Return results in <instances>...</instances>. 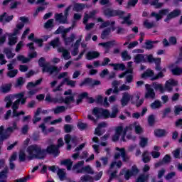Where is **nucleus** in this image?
I'll return each mask as SVG.
<instances>
[{"instance_id":"obj_54","label":"nucleus","mask_w":182,"mask_h":182,"mask_svg":"<svg viewBox=\"0 0 182 182\" xmlns=\"http://www.w3.org/2000/svg\"><path fill=\"white\" fill-rule=\"evenodd\" d=\"M43 73H49V75H53V73H58L60 69H43Z\"/></svg>"},{"instance_id":"obj_56","label":"nucleus","mask_w":182,"mask_h":182,"mask_svg":"<svg viewBox=\"0 0 182 182\" xmlns=\"http://www.w3.org/2000/svg\"><path fill=\"white\" fill-rule=\"evenodd\" d=\"M53 18L48 19L44 24V28L46 29H50V28H53Z\"/></svg>"},{"instance_id":"obj_7","label":"nucleus","mask_w":182,"mask_h":182,"mask_svg":"<svg viewBox=\"0 0 182 182\" xmlns=\"http://www.w3.org/2000/svg\"><path fill=\"white\" fill-rule=\"evenodd\" d=\"M104 15L108 16L109 18H113L114 16H119V18H123L124 15V11L121 10H113L111 9H107L104 10Z\"/></svg>"},{"instance_id":"obj_23","label":"nucleus","mask_w":182,"mask_h":182,"mask_svg":"<svg viewBox=\"0 0 182 182\" xmlns=\"http://www.w3.org/2000/svg\"><path fill=\"white\" fill-rule=\"evenodd\" d=\"M15 97L20 100L21 105H25L26 103V97H25V94L23 92H20L15 95Z\"/></svg>"},{"instance_id":"obj_27","label":"nucleus","mask_w":182,"mask_h":182,"mask_svg":"<svg viewBox=\"0 0 182 182\" xmlns=\"http://www.w3.org/2000/svg\"><path fill=\"white\" fill-rule=\"evenodd\" d=\"M42 78H40L38 80H37L35 82H29L27 84L26 88L28 89V90H29V87H35L36 86H39V85H41V83H42Z\"/></svg>"},{"instance_id":"obj_47","label":"nucleus","mask_w":182,"mask_h":182,"mask_svg":"<svg viewBox=\"0 0 182 182\" xmlns=\"http://www.w3.org/2000/svg\"><path fill=\"white\" fill-rule=\"evenodd\" d=\"M147 122H148V124L151 126V127L154 126V124L156 123V118L154 117V115L150 114L148 117Z\"/></svg>"},{"instance_id":"obj_4","label":"nucleus","mask_w":182,"mask_h":182,"mask_svg":"<svg viewBox=\"0 0 182 182\" xmlns=\"http://www.w3.org/2000/svg\"><path fill=\"white\" fill-rule=\"evenodd\" d=\"M72 9V5L68 6L65 10L64 11V16L63 13L56 14L55 21H59L60 23H68V18L69 16V11Z\"/></svg>"},{"instance_id":"obj_50","label":"nucleus","mask_w":182,"mask_h":182,"mask_svg":"<svg viewBox=\"0 0 182 182\" xmlns=\"http://www.w3.org/2000/svg\"><path fill=\"white\" fill-rule=\"evenodd\" d=\"M151 160L150 156H149V152L147 151H144L142 154V161L144 163H149Z\"/></svg>"},{"instance_id":"obj_36","label":"nucleus","mask_w":182,"mask_h":182,"mask_svg":"<svg viewBox=\"0 0 182 182\" xmlns=\"http://www.w3.org/2000/svg\"><path fill=\"white\" fill-rule=\"evenodd\" d=\"M153 87L155 90H159L161 93H163L164 92H166V88L163 87V85L158 84L157 82L153 83Z\"/></svg>"},{"instance_id":"obj_8","label":"nucleus","mask_w":182,"mask_h":182,"mask_svg":"<svg viewBox=\"0 0 182 182\" xmlns=\"http://www.w3.org/2000/svg\"><path fill=\"white\" fill-rule=\"evenodd\" d=\"M38 63L42 69H59L58 67L50 65V62H46V58L43 57L38 59Z\"/></svg>"},{"instance_id":"obj_58","label":"nucleus","mask_w":182,"mask_h":182,"mask_svg":"<svg viewBox=\"0 0 182 182\" xmlns=\"http://www.w3.org/2000/svg\"><path fill=\"white\" fill-rule=\"evenodd\" d=\"M122 60L124 61L130 60V59H132V56L129 55V53H127V50H124L122 53Z\"/></svg>"},{"instance_id":"obj_52","label":"nucleus","mask_w":182,"mask_h":182,"mask_svg":"<svg viewBox=\"0 0 182 182\" xmlns=\"http://www.w3.org/2000/svg\"><path fill=\"white\" fill-rule=\"evenodd\" d=\"M25 83V80H23V77H20L17 79V81L15 84V87H22Z\"/></svg>"},{"instance_id":"obj_18","label":"nucleus","mask_w":182,"mask_h":182,"mask_svg":"<svg viewBox=\"0 0 182 182\" xmlns=\"http://www.w3.org/2000/svg\"><path fill=\"white\" fill-rule=\"evenodd\" d=\"M177 85H178V81H176L174 79H169L165 83V89L167 90H173V87L177 86Z\"/></svg>"},{"instance_id":"obj_51","label":"nucleus","mask_w":182,"mask_h":182,"mask_svg":"<svg viewBox=\"0 0 182 182\" xmlns=\"http://www.w3.org/2000/svg\"><path fill=\"white\" fill-rule=\"evenodd\" d=\"M149 143V139L146 137H141L140 138V141H139V146L140 147H145Z\"/></svg>"},{"instance_id":"obj_19","label":"nucleus","mask_w":182,"mask_h":182,"mask_svg":"<svg viewBox=\"0 0 182 182\" xmlns=\"http://www.w3.org/2000/svg\"><path fill=\"white\" fill-rule=\"evenodd\" d=\"M9 139V134L6 132H4V126L0 127V146L4 144V141Z\"/></svg>"},{"instance_id":"obj_30","label":"nucleus","mask_w":182,"mask_h":182,"mask_svg":"<svg viewBox=\"0 0 182 182\" xmlns=\"http://www.w3.org/2000/svg\"><path fill=\"white\" fill-rule=\"evenodd\" d=\"M8 173H9V168L6 166L4 170L0 171V178L1 180H4L8 178Z\"/></svg>"},{"instance_id":"obj_16","label":"nucleus","mask_w":182,"mask_h":182,"mask_svg":"<svg viewBox=\"0 0 182 182\" xmlns=\"http://www.w3.org/2000/svg\"><path fill=\"white\" fill-rule=\"evenodd\" d=\"M75 102V97L73 95L67 96L65 98L60 97L58 98V103H65V105H70V102Z\"/></svg>"},{"instance_id":"obj_28","label":"nucleus","mask_w":182,"mask_h":182,"mask_svg":"<svg viewBox=\"0 0 182 182\" xmlns=\"http://www.w3.org/2000/svg\"><path fill=\"white\" fill-rule=\"evenodd\" d=\"M103 109L99 108V107H95L92 109V114L93 116H95L97 119H100L102 117V112Z\"/></svg>"},{"instance_id":"obj_40","label":"nucleus","mask_w":182,"mask_h":182,"mask_svg":"<svg viewBox=\"0 0 182 182\" xmlns=\"http://www.w3.org/2000/svg\"><path fill=\"white\" fill-rule=\"evenodd\" d=\"M181 60H182L181 58H178L174 63H171V65H169L168 68H169V69H181V68H179L178 65H178V63H180V62H181Z\"/></svg>"},{"instance_id":"obj_41","label":"nucleus","mask_w":182,"mask_h":182,"mask_svg":"<svg viewBox=\"0 0 182 182\" xmlns=\"http://www.w3.org/2000/svg\"><path fill=\"white\" fill-rule=\"evenodd\" d=\"M11 87H12V85L6 84L1 87V90L2 93H9V92H11Z\"/></svg>"},{"instance_id":"obj_42","label":"nucleus","mask_w":182,"mask_h":182,"mask_svg":"<svg viewBox=\"0 0 182 182\" xmlns=\"http://www.w3.org/2000/svg\"><path fill=\"white\" fill-rule=\"evenodd\" d=\"M57 175L58 176L60 181H63V180L66 178V173H65V171H63V169L59 168L57 172Z\"/></svg>"},{"instance_id":"obj_9","label":"nucleus","mask_w":182,"mask_h":182,"mask_svg":"<svg viewBox=\"0 0 182 182\" xmlns=\"http://www.w3.org/2000/svg\"><path fill=\"white\" fill-rule=\"evenodd\" d=\"M126 76L127 83L133 82V69H127L124 73L119 75V79H123Z\"/></svg>"},{"instance_id":"obj_34","label":"nucleus","mask_w":182,"mask_h":182,"mask_svg":"<svg viewBox=\"0 0 182 182\" xmlns=\"http://www.w3.org/2000/svg\"><path fill=\"white\" fill-rule=\"evenodd\" d=\"M89 95V93L87 92H82L78 95V99L76 100V105H79L80 103H82L83 102V99H85Z\"/></svg>"},{"instance_id":"obj_22","label":"nucleus","mask_w":182,"mask_h":182,"mask_svg":"<svg viewBox=\"0 0 182 182\" xmlns=\"http://www.w3.org/2000/svg\"><path fill=\"white\" fill-rule=\"evenodd\" d=\"M61 166H65L67 168V170L70 171V170H72V166H73V161L70 159H67L61 161L60 162Z\"/></svg>"},{"instance_id":"obj_15","label":"nucleus","mask_w":182,"mask_h":182,"mask_svg":"<svg viewBox=\"0 0 182 182\" xmlns=\"http://www.w3.org/2000/svg\"><path fill=\"white\" fill-rule=\"evenodd\" d=\"M181 15V10L180 9H174L173 11L169 13L166 18L164 19V22H167L170 21V19H173V18H177V16H180Z\"/></svg>"},{"instance_id":"obj_53","label":"nucleus","mask_w":182,"mask_h":182,"mask_svg":"<svg viewBox=\"0 0 182 182\" xmlns=\"http://www.w3.org/2000/svg\"><path fill=\"white\" fill-rule=\"evenodd\" d=\"M155 43H156V41H150V40H147L145 42L146 49H147L148 50L153 49L154 48Z\"/></svg>"},{"instance_id":"obj_32","label":"nucleus","mask_w":182,"mask_h":182,"mask_svg":"<svg viewBox=\"0 0 182 182\" xmlns=\"http://www.w3.org/2000/svg\"><path fill=\"white\" fill-rule=\"evenodd\" d=\"M159 0H151L149 2V4L151 6H155L156 9H159V8H161L163 5H164V3L159 2Z\"/></svg>"},{"instance_id":"obj_24","label":"nucleus","mask_w":182,"mask_h":182,"mask_svg":"<svg viewBox=\"0 0 182 182\" xmlns=\"http://www.w3.org/2000/svg\"><path fill=\"white\" fill-rule=\"evenodd\" d=\"M18 43V37L9 34V46H14Z\"/></svg>"},{"instance_id":"obj_2","label":"nucleus","mask_w":182,"mask_h":182,"mask_svg":"<svg viewBox=\"0 0 182 182\" xmlns=\"http://www.w3.org/2000/svg\"><path fill=\"white\" fill-rule=\"evenodd\" d=\"M28 160H43L45 159L43 149L41 145L31 144L27 147Z\"/></svg>"},{"instance_id":"obj_17","label":"nucleus","mask_w":182,"mask_h":182,"mask_svg":"<svg viewBox=\"0 0 182 182\" xmlns=\"http://www.w3.org/2000/svg\"><path fill=\"white\" fill-rule=\"evenodd\" d=\"M97 22H102V23L100 26V29H104V28H107V26H114V23H116L115 21H112L110 23V21H104L103 18H102L101 17H99L97 18Z\"/></svg>"},{"instance_id":"obj_55","label":"nucleus","mask_w":182,"mask_h":182,"mask_svg":"<svg viewBox=\"0 0 182 182\" xmlns=\"http://www.w3.org/2000/svg\"><path fill=\"white\" fill-rule=\"evenodd\" d=\"M18 160L20 162L26 161V154L24 151H20L18 154Z\"/></svg>"},{"instance_id":"obj_3","label":"nucleus","mask_w":182,"mask_h":182,"mask_svg":"<svg viewBox=\"0 0 182 182\" xmlns=\"http://www.w3.org/2000/svg\"><path fill=\"white\" fill-rule=\"evenodd\" d=\"M102 85V82L98 80H93L91 77L85 78L79 84L80 87H88V89H95V86H99Z\"/></svg>"},{"instance_id":"obj_1","label":"nucleus","mask_w":182,"mask_h":182,"mask_svg":"<svg viewBox=\"0 0 182 182\" xmlns=\"http://www.w3.org/2000/svg\"><path fill=\"white\" fill-rule=\"evenodd\" d=\"M135 63H155V69H161V58H154L153 54L144 55L143 54H137L134 57Z\"/></svg>"},{"instance_id":"obj_20","label":"nucleus","mask_w":182,"mask_h":182,"mask_svg":"<svg viewBox=\"0 0 182 182\" xmlns=\"http://www.w3.org/2000/svg\"><path fill=\"white\" fill-rule=\"evenodd\" d=\"M77 174H80L82 173H87V174H95V172L90 167V166H86L76 171Z\"/></svg>"},{"instance_id":"obj_39","label":"nucleus","mask_w":182,"mask_h":182,"mask_svg":"<svg viewBox=\"0 0 182 182\" xmlns=\"http://www.w3.org/2000/svg\"><path fill=\"white\" fill-rule=\"evenodd\" d=\"M109 66H112L113 69H127L124 63H109Z\"/></svg>"},{"instance_id":"obj_49","label":"nucleus","mask_w":182,"mask_h":182,"mask_svg":"<svg viewBox=\"0 0 182 182\" xmlns=\"http://www.w3.org/2000/svg\"><path fill=\"white\" fill-rule=\"evenodd\" d=\"M130 16H132V15L129 14L127 16L123 17L124 21L122 22V24L127 23L129 26H130V25H132L133 21L130 20Z\"/></svg>"},{"instance_id":"obj_43","label":"nucleus","mask_w":182,"mask_h":182,"mask_svg":"<svg viewBox=\"0 0 182 182\" xmlns=\"http://www.w3.org/2000/svg\"><path fill=\"white\" fill-rule=\"evenodd\" d=\"M7 59H12L14 56H15V54L12 53V50L11 49L6 48L4 50Z\"/></svg>"},{"instance_id":"obj_31","label":"nucleus","mask_w":182,"mask_h":182,"mask_svg":"<svg viewBox=\"0 0 182 182\" xmlns=\"http://www.w3.org/2000/svg\"><path fill=\"white\" fill-rule=\"evenodd\" d=\"M54 114H59L60 113H63V112H66V107L62 106H57L53 109Z\"/></svg>"},{"instance_id":"obj_38","label":"nucleus","mask_w":182,"mask_h":182,"mask_svg":"<svg viewBox=\"0 0 182 182\" xmlns=\"http://www.w3.org/2000/svg\"><path fill=\"white\" fill-rule=\"evenodd\" d=\"M63 82H64V85L66 83L67 86H70V87H75L76 86V81L69 80L68 77L64 78Z\"/></svg>"},{"instance_id":"obj_12","label":"nucleus","mask_w":182,"mask_h":182,"mask_svg":"<svg viewBox=\"0 0 182 182\" xmlns=\"http://www.w3.org/2000/svg\"><path fill=\"white\" fill-rule=\"evenodd\" d=\"M168 9H164L159 11V14H157L154 11L151 12V16L156 18V21H160V19H162L163 16L168 14Z\"/></svg>"},{"instance_id":"obj_62","label":"nucleus","mask_w":182,"mask_h":182,"mask_svg":"<svg viewBox=\"0 0 182 182\" xmlns=\"http://www.w3.org/2000/svg\"><path fill=\"white\" fill-rule=\"evenodd\" d=\"M72 130H73V125L68 124L64 125L65 133H70Z\"/></svg>"},{"instance_id":"obj_59","label":"nucleus","mask_w":182,"mask_h":182,"mask_svg":"<svg viewBox=\"0 0 182 182\" xmlns=\"http://www.w3.org/2000/svg\"><path fill=\"white\" fill-rule=\"evenodd\" d=\"M123 172L124 173L125 180H127V181L130 180V177H133V175H132V172L130 171V169L123 170Z\"/></svg>"},{"instance_id":"obj_57","label":"nucleus","mask_w":182,"mask_h":182,"mask_svg":"<svg viewBox=\"0 0 182 182\" xmlns=\"http://www.w3.org/2000/svg\"><path fill=\"white\" fill-rule=\"evenodd\" d=\"M16 75H18V69H16V70L9 69V71L7 73V76L11 78L15 77Z\"/></svg>"},{"instance_id":"obj_45","label":"nucleus","mask_w":182,"mask_h":182,"mask_svg":"<svg viewBox=\"0 0 182 182\" xmlns=\"http://www.w3.org/2000/svg\"><path fill=\"white\" fill-rule=\"evenodd\" d=\"M15 130H18V124H16V122H13L12 127H7L6 132L7 133H14Z\"/></svg>"},{"instance_id":"obj_26","label":"nucleus","mask_w":182,"mask_h":182,"mask_svg":"<svg viewBox=\"0 0 182 182\" xmlns=\"http://www.w3.org/2000/svg\"><path fill=\"white\" fill-rule=\"evenodd\" d=\"M154 76V71L152 70H146V72L141 74V77L142 79H147V77H153Z\"/></svg>"},{"instance_id":"obj_61","label":"nucleus","mask_w":182,"mask_h":182,"mask_svg":"<svg viewBox=\"0 0 182 182\" xmlns=\"http://www.w3.org/2000/svg\"><path fill=\"white\" fill-rule=\"evenodd\" d=\"M101 117L104 119H109L110 117V112L107 109H102Z\"/></svg>"},{"instance_id":"obj_25","label":"nucleus","mask_w":182,"mask_h":182,"mask_svg":"<svg viewBox=\"0 0 182 182\" xmlns=\"http://www.w3.org/2000/svg\"><path fill=\"white\" fill-rule=\"evenodd\" d=\"M46 102H48V103H54V105H56V103H59V98L52 97L50 94H47L46 97Z\"/></svg>"},{"instance_id":"obj_10","label":"nucleus","mask_w":182,"mask_h":182,"mask_svg":"<svg viewBox=\"0 0 182 182\" xmlns=\"http://www.w3.org/2000/svg\"><path fill=\"white\" fill-rule=\"evenodd\" d=\"M21 1L15 0H4L2 2L3 6H8V5H9V8L11 10L18 9V6L21 5Z\"/></svg>"},{"instance_id":"obj_60","label":"nucleus","mask_w":182,"mask_h":182,"mask_svg":"<svg viewBox=\"0 0 182 182\" xmlns=\"http://www.w3.org/2000/svg\"><path fill=\"white\" fill-rule=\"evenodd\" d=\"M144 26H145L146 29H151V28H154L156 26V24H154V23L149 22V20H146L144 22Z\"/></svg>"},{"instance_id":"obj_14","label":"nucleus","mask_w":182,"mask_h":182,"mask_svg":"<svg viewBox=\"0 0 182 182\" xmlns=\"http://www.w3.org/2000/svg\"><path fill=\"white\" fill-rule=\"evenodd\" d=\"M114 45H116V41L114 40L99 43V46L105 48V53H109V52H110V46H114Z\"/></svg>"},{"instance_id":"obj_29","label":"nucleus","mask_w":182,"mask_h":182,"mask_svg":"<svg viewBox=\"0 0 182 182\" xmlns=\"http://www.w3.org/2000/svg\"><path fill=\"white\" fill-rule=\"evenodd\" d=\"M121 157L122 158L123 163H129V161H130V156L127 155L126 149L122 150Z\"/></svg>"},{"instance_id":"obj_13","label":"nucleus","mask_w":182,"mask_h":182,"mask_svg":"<svg viewBox=\"0 0 182 182\" xmlns=\"http://www.w3.org/2000/svg\"><path fill=\"white\" fill-rule=\"evenodd\" d=\"M169 163H171V156L169 154H166L161 161L156 162L154 166L155 168H157L161 166H164V164H168Z\"/></svg>"},{"instance_id":"obj_6","label":"nucleus","mask_w":182,"mask_h":182,"mask_svg":"<svg viewBox=\"0 0 182 182\" xmlns=\"http://www.w3.org/2000/svg\"><path fill=\"white\" fill-rule=\"evenodd\" d=\"M134 98V96L129 94V92H124L122 94V97L120 100L121 106L122 107H125V106H127V105H129V102L130 101L132 105H135L136 102L133 101Z\"/></svg>"},{"instance_id":"obj_37","label":"nucleus","mask_w":182,"mask_h":182,"mask_svg":"<svg viewBox=\"0 0 182 182\" xmlns=\"http://www.w3.org/2000/svg\"><path fill=\"white\" fill-rule=\"evenodd\" d=\"M150 177V175L149 174H141L139 176V177L136 178V182H146L149 181V178Z\"/></svg>"},{"instance_id":"obj_33","label":"nucleus","mask_w":182,"mask_h":182,"mask_svg":"<svg viewBox=\"0 0 182 182\" xmlns=\"http://www.w3.org/2000/svg\"><path fill=\"white\" fill-rule=\"evenodd\" d=\"M150 107L151 109H152V110H156V109H160V107H161V102L156 100L154 102L151 103Z\"/></svg>"},{"instance_id":"obj_21","label":"nucleus","mask_w":182,"mask_h":182,"mask_svg":"<svg viewBox=\"0 0 182 182\" xmlns=\"http://www.w3.org/2000/svg\"><path fill=\"white\" fill-rule=\"evenodd\" d=\"M14 19V15L8 16V13L4 12L1 15H0V22H6L9 23L11 21Z\"/></svg>"},{"instance_id":"obj_5","label":"nucleus","mask_w":182,"mask_h":182,"mask_svg":"<svg viewBox=\"0 0 182 182\" xmlns=\"http://www.w3.org/2000/svg\"><path fill=\"white\" fill-rule=\"evenodd\" d=\"M44 159L46 157L47 154H53L55 157H58L60 154V151H59L58 146L55 144H50L47 146L46 149H43Z\"/></svg>"},{"instance_id":"obj_46","label":"nucleus","mask_w":182,"mask_h":182,"mask_svg":"<svg viewBox=\"0 0 182 182\" xmlns=\"http://www.w3.org/2000/svg\"><path fill=\"white\" fill-rule=\"evenodd\" d=\"M50 46H53V48H58L59 45H60L59 38H55V39L52 40L49 43Z\"/></svg>"},{"instance_id":"obj_44","label":"nucleus","mask_w":182,"mask_h":182,"mask_svg":"<svg viewBox=\"0 0 182 182\" xmlns=\"http://www.w3.org/2000/svg\"><path fill=\"white\" fill-rule=\"evenodd\" d=\"M111 31L112 28H110L109 27L105 28L101 33V39H106V37L110 35Z\"/></svg>"},{"instance_id":"obj_48","label":"nucleus","mask_w":182,"mask_h":182,"mask_svg":"<svg viewBox=\"0 0 182 182\" xmlns=\"http://www.w3.org/2000/svg\"><path fill=\"white\" fill-rule=\"evenodd\" d=\"M17 60L18 62H21V63H28V62H29L31 59H29V58H26L22 55H19L17 56Z\"/></svg>"},{"instance_id":"obj_35","label":"nucleus","mask_w":182,"mask_h":182,"mask_svg":"<svg viewBox=\"0 0 182 182\" xmlns=\"http://www.w3.org/2000/svg\"><path fill=\"white\" fill-rule=\"evenodd\" d=\"M154 133L156 137H163L166 136V130L164 129H156L154 131Z\"/></svg>"},{"instance_id":"obj_64","label":"nucleus","mask_w":182,"mask_h":182,"mask_svg":"<svg viewBox=\"0 0 182 182\" xmlns=\"http://www.w3.org/2000/svg\"><path fill=\"white\" fill-rule=\"evenodd\" d=\"M130 171L132 176H136L140 172V171L139 170V168H137V166H133Z\"/></svg>"},{"instance_id":"obj_11","label":"nucleus","mask_w":182,"mask_h":182,"mask_svg":"<svg viewBox=\"0 0 182 182\" xmlns=\"http://www.w3.org/2000/svg\"><path fill=\"white\" fill-rule=\"evenodd\" d=\"M145 87L146 89V92L145 93V99H155L156 92L154 90L151 88V85L146 84Z\"/></svg>"},{"instance_id":"obj_63","label":"nucleus","mask_w":182,"mask_h":182,"mask_svg":"<svg viewBox=\"0 0 182 182\" xmlns=\"http://www.w3.org/2000/svg\"><path fill=\"white\" fill-rule=\"evenodd\" d=\"M75 34H72L70 37L65 38V45H69V43H72L73 41H75Z\"/></svg>"}]
</instances>
